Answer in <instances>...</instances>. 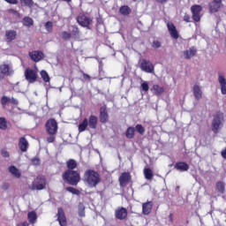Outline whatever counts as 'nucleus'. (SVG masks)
Returning <instances> with one entry per match:
<instances>
[{"label":"nucleus","mask_w":226,"mask_h":226,"mask_svg":"<svg viewBox=\"0 0 226 226\" xmlns=\"http://www.w3.org/2000/svg\"><path fill=\"white\" fill-rule=\"evenodd\" d=\"M84 181L89 188H96L102 183V177L94 170H87L84 173Z\"/></svg>","instance_id":"nucleus-1"},{"label":"nucleus","mask_w":226,"mask_h":226,"mask_svg":"<svg viewBox=\"0 0 226 226\" xmlns=\"http://www.w3.org/2000/svg\"><path fill=\"white\" fill-rule=\"evenodd\" d=\"M57 121L54 118H49L45 124L46 133L49 135L47 138L48 144L56 142V135H57L58 130Z\"/></svg>","instance_id":"nucleus-2"},{"label":"nucleus","mask_w":226,"mask_h":226,"mask_svg":"<svg viewBox=\"0 0 226 226\" xmlns=\"http://www.w3.org/2000/svg\"><path fill=\"white\" fill-rule=\"evenodd\" d=\"M63 181L71 186H77L80 183V171L66 170L62 175Z\"/></svg>","instance_id":"nucleus-3"},{"label":"nucleus","mask_w":226,"mask_h":226,"mask_svg":"<svg viewBox=\"0 0 226 226\" xmlns=\"http://www.w3.org/2000/svg\"><path fill=\"white\" fill-rule=\"evenodd\" d=\"M96 130L98 128V117L90 115L88 118H84L81 124L78 125L79 133L86 132V130Z\"/></svg>","instance_id":"nucleus-4"},{"label":"nucleus","mask_w":226,"mask_h":226,"mask_svg":"<svg viewBox=\"0 0 226 226\" xmlns=\"http://www.w3.org/2000/svg\"><path fill=\"white\" fill-rule=\"evenodd\" d=\"M223 121H225L223 112L216 111L214 115V118L211 124L212 132H214L215 133H218L222 126H223Z\"/></svg>","instance_id":"nucleus-5"},{"label":"nucleus","mask_w":226,"mask_h":226,"mask_svg":"<svg viewBox=\"0 0 226 226\" xmlns=\"http://www.w3.org/2000/svg\"><path fill=\"white\" fill-rule=\"evenodd\" d=\"M11 75H13V67L11 64H0V80H4L5 77H11Z\"/></svg>","instance_id":"nucleus-6"},{"label":"nucleus","mask_w":226,"mask_h":226,"mask_svg":"<svg viewBox=\"0 0 226 226\" xmlns=\"http://www.w3.org/2000/svg\"><path fill=\"white\" fill-rule=\"evenodd\" d=\"M78 24L81 26V27H87V29H91V24H93V18L86 15L79 14L76 19Z\"/></svg>","instance_id":"nucleus-7"},{"label":"nucleus","mask_w":226,"mask_h":226,"mask_svg":"<svg viewBox=\"0 0 226 226\" xmlns=\"http://www.w3.org/2000/svg\"><path fill=\"white\" fill-rule=\"evenodd\" d=\"M25 79L29 84H34L38 80V70L26 68L25 70Z\"/></svg>","instance_id":"nucleus-8"},{"label":"nucleus","mask_w":226,"mask_h":226,"mask_svg":"<svg viewBox=\"0 0 226 226\" xmlns=\"http://www.w3.org/2000/svg\"><path fill=\"white\" fill-rule=\"evenodd\" d=\"M36 183L32 184V190H45L47 188V179L43 176H38L36 177Z\"/></svg>","instance_id":"nucleus-9"},{"label":"nucleus","mask_w":226,"mask_h":226,"mask_svg":"<svg viewBox=\"0 0 226 226\" xmlns=\"http://www.w3.org/2000/svg\"><path fill=\"white\" fill-rule=\"evenodd\" d=\"M139 68L142 72H145L146 73H153L154 72V65L151 61L142 59L139 62Z\"/></svg>","instance_id":"nucleus-10"},{"label":"nucleus","mask_w":226,"mask_h":226,"mask_svg":"<svg viewBox=\"0 0 226 226\" xmlns=\"http://www.w3.org/2000/svg\"><path fill=\"white\" fill-rule=\"evenodd\" d=\"M56 222H58L60 226H68V219H66V214L63 207L57 208Z\"/></svg>","instance_id":"nucleus-11"},{"label":"nucleus","mask_w":226,"mask_h":226,"mask_svg":"<svg viewBox=\"0 0 226 226\" xmlns=\"http://www.w3.org/2000/svg\"><path fill=\"white\" fill-rule=\"evenodd\" d=\"M115 218L117 220H126L128 218V210L124 207H118L115 210Z\"/></svg>","instance_id":"nucleus-12"},{"label":"nucleus","mask_w":226,"mask_h":226,"mask_svg":"<svg viewBox=\"0 0 226 226\" xmlns=\"http://www.w3.org/2000/svg\"><path fill=\"white\" fill-rule=\"evenodd\" d=\"M191 11L192 13V20L194 22H200V11H202V6L199 4L192 5L191 7Z\"/></svg>","instance_id":"nucleus-13"},{"label":"nucleus","mask_w":226,"mask_h":226,"mask_svg":"<svg viewBox=\"0 0 226 226\" xmlns=\"http://www.w3.org/2000/svg\"><path fill=\"white\" fill-rule=\"evenodd\" d=\"M99 120L102 124H106V123H109V110H107V106H102L100 108Z\"/></svg>","instance_id":"nucleus-14"},{"label":"nucleus","mask_w":226,"mask_h":226,"mask_svg":"<svg viewBox=\"0 0 226 226\" xmlns=\"http://www.w3.org/2000/svg\"><path fill=\"white\" fill-rule=\"evenodd\" d=\"M118 181L121 188H124V186L132 181V175L130 172H123L119 177Z\"/></svg>","instance_id":"nucleus-15"},{"label":"nucleus","mask_w":226,"mask_h":226,"mask_svg":"<svg viewBox=\"0 0 226 226\" xmlns=\"http://www.w3.org/2000/svg\"><path fill=\"white\" fill-rule=\"evenodd\" d=\"M29 57L34 61V63H40L43 59L44 55L40 50H33L29 52Z\"/></svg>","instance_id":"nucleus-16"},{"label":"nucleus","mask_w":226,"mask_h":226,"mask_svg":"<svg viewBox=\"0 0 226 226\" xmlns=\"http://www.w3.org/2000/svg\"><path fill=\"white\" fill-rule=\"evenodd\" d=\"M167 27L171 38L177 40V38H179V33L177 32L176 26H174V23H168Z\"/></svg>","instance_id":"nucleus-17"},{"label":"nucleus","mask_w":226,"mask_h":226,"mask_svg":"<svg viewBox=\"0 0 226 226\" xmlns=\"http://www.w3.org/2000/svg\"><path fill=\"white\" fill-rule=\"evenodd\" d=\"M151 211H153V201H147L142 204V215L147 216L151 215Z\"/></svg>","instance_id":"nucleus-18"},{"label":"nucleus","mask_w":226,"mask_h":226,"mask_svg":"<svg viewBox=\"0 0 226 226\" xmlns=\"http://www.w3.org/2000/svg\"><path fill=\"white\" fill-rule=\"evenodd\" d=\"M19 147L22 153H26L29 147V142L26 139V137L19 138Z\"/></svg>","instance_id":"nucleus-19"},{"label":"nucleus","mask_w":226,"mask_h":226,"mask_svg":"<svg viewBox=\"0 0 226 226\" xmlns=\"http://www.w3.org/2000/svg\"><path fill=\"white\" fill-rule=\"evenodd\" d=\"M175 169L179 172H187V170H190V165L185 162H178L175 164Z\"/></svg>","instance_id":"nucleus-20"},{"label":"nucleus","mask_w":226,"mask_h":226,"mask_svg":"<svg viewBox=\"0 0 226 226\" xmlns=\"http://www.w3.org/2000/svg\"><path fill=\"white\" fill-rule=\"evenodd\" d=\"M5 38H6L7 43H11L13 40H17V31L15 30L5 31Z\"/></svg>","instance_id":"nucleus-21"},{"label":"nucleus","mask_w":226,"mask_h":226,"mask_svg":"<svg viewBox=\"0 0 226 226\" xmlns=\"http://www.w3.org/2000/svg\"><path fill=\"white\" fill-rule=\"evenodd\" d=\"M151 91L155 96H162L165 93V87L159 85H153Z\"/></svg>","instance_id":"nucleus-22"},{"label":"nucleus","mask_w":226,"mask_h":226,"mask_svg":"<svg viewBox=\"0 0 226 226\" xmlns=\"http://www.w3.org/2000/svg\"><path fill=\"white\" fill-rule=\"evenodd\" d=\"M192 93L194 98L199 102L200 100H202V89H200V86L194 85L192 87Z\"/></svg>","instance_id":"nucleus-23"},{"label":"nucleus","mask_w":226,"mask_h":226,"mask_svg":"<svg viewBox=\"0 0 226 226\" xmlns=\"http://www.w3.org/2000/svg\"><path fill=\"white\" fill-rule=\"evenodd\" d=\"M218 82L221 86V93L222 94H226V79L222 73H219Z\"/></svg>","instance_id":"nucleus-24"},{"label":"nucleus","mask_w":226,"mask_h":226,"mask_svg":"<svg viewBox=\"0 0 226 226\" xmlns=\"http://www.w3.org/2000/svg\"><path fill=\"white\" fill-rule=\"evenodd\" d=\"M197 54V49L195 47H192L189 49H186L184 51V57L185 59H192L193 56Z\"/></svg>","instance_id":"nucleus-25"},{"label":"nucleus","mask_w":226,"mask_h":226,"mask_svg":"<svg viewBox=\"0 0 226 226\" xmlns=\"http://www.w3.org/2000/svg\"><path fill=\"white\" fill-rule=\"evenodd\" d=\"M119 13L124 17H128V15L132 14V8H130L128 5H122L119 8Z\"/></svg>","instance_id":"nucleus-26"},{"label":"nucleus","mask_w":226,"mask_h":226,"mask_svg":"<svg viewBox=\"0 0 226 226\" xmlns=\"http://www.w3.org/2000/svg\"><path fill=\"white\" fill-rule=\"evenodd\" d=\"M215 190L216 192H218V193H221V195H223L225 193V182L217 181L215 184Z\"/></svg>","instance_id":"nucleus-27"},{"label":"nucleus","mask_w":226,"mask_h":226,"mask_svg":"<svg viewBox=\"0 0 226 226\" xmlns=\"http://www.w3.org/2000/svg\"><path fill=\"white\" fill-rule=\"evenodd\" d=\"M27 220L29 223H31L32 225H34V223H36V221L38 220V215H36V212L35 211L28 212Z\"/></svg>","instance_id":"nucleus-28"},{"label":"nucleus","mask_w":226,"mask_h":226,"mask_svg":"<svg viewBox=\"0 0 226 226\" xmlns=\"http://www.w3.org/2000/svg\"><path fill=\"white\" fill-rule=\"evenodd\" d=\"M222 3H215V1L213 3H210L208 5L209 11L211 13H216L220 11Z\"/></svg>","instance_id":"nucleus-29"},{"label":"nucleus","mask_w":226,"mask_h":226,"mask_svg":"<svg viewBox=\"0 0 226 226\" xmlns=\"http://www.w3.org/2000/svg\"><path fill=\"white\" fill-rule=\"evenodd\" d=\"M22 24L25 26V27H32V26H34V20L33 18L25 16L22 19Z\"/></svg>","instance_id":"nucleus-30"},{"label":"nucleus","mask_w":226,"mask_h":226,"mask_svg":"<svg viewBox=\"0 0 226 226\" xmlns=\"http://www.w3.org/2000/svg\"><path fill=\"white\" fill-rule=\"evenodd\" d=\"M78 163L77 161H75V159H69L66 162V167H67V170H75V169H77Z\"/></svg>","instance_id":"nucleus-31"},{"label":"nucleus","mask_w":226,"mask_h":226,"mask_svg":"<svg viewBox=\"0 0 226 226\" xmlns=\"http://www.w3.org/2000/svg\"><path fill=\"white\" fill-rule=\"evenodd\" d=\"M72 38L74 40H79L80 38V30L79 29V26H72Z\"/></svg>","instance_id":"nucleus-32"},{"label":"nucleus","mask_w":226,"mask_h":226,"mask_svg":"<svg viewBox=\"0 0 226 226\" xmlns=\"http://www.w3.org/2000/svg\"><path fill=\"white\" fill-rule=\"evenodd\" d=\"M126 139H133L135 137V127L129 126L125 131Z\"/></svg>","instance_id":"nucleus-33"},{"label":"nucleus","mask_w":226,"mask_h":226,"mask_svg":"<svg viewBox=\"0 0 226 226\" xmlns=\"http://www.w3.org/2000/svg\"><path fill=\"white\" fill-rule=\"evenodd\" d=\"M9 172H11V174H12V176H14V177H17L18 179L20 178V176H22L19 169H17V167L15 166H10Z\"/></svg>","instance_id":"nucleus-34"},{"label":"nucleus","mask_w":226,"mask_h":226,"mask_svg":"<svg viewBox=\"0 0 226 226\" xmlns=\"http://www.w3.org/2000/svg\"><path fill=\"white\" fill-rule=\"evenodd\" d=\"M78 215L80 218H84L86 216V207H84V204L82 203L79 204Z\"/></svg>","instance_id":"nucleus-35"},{"label":"nucleus","mask_w":226,"mask_h":226,"mask_svg":"<svg viewBox=\"0 0 226 226\" xmlns=\"http://www.w3.org/2000/svg\"><path fill=\"white\" fill-rule=\"evenodd\" d=\"M144 176L148 181H151L153 179V170L149 168H145L144 170Z\"/></svg>","instance_id":"nucleus-36"},{"label":"nucleus","mask_w":226,"mask_h":226,"mask_svg":"<svg viewBox=\"0 0 226 226\" xmlns=\"http://www.w3.org/2000/svg\"><path fill=\"white\" fill-rule=\"evenodd\" d=\"M41 77L44 82H50V76H49V72L47 71H41Z\"/></svg>","instance_id":"nucleus-37"},{"label":"nucleus","mask_w":226,"mask_h":226,"mask_svg":"<svg viewBox=\"0 0 226 226\" xmlns=\"http://www.w3.org/2000/svg\"><path fill=\"white\" fill-rule=\"evenodd\" d=\"M0 130H8V122L4 117H0Z\"/></svg>","instance_id":"nucleus-38"},{"label":"nucleus","mask_w":226,"mask_h":226,"mask_svg":"<svg viewBox=\"0 0 226 226\" xmlns=\"http://www.w3.org/2000/svg\"><path fill=\"white\" fill-rule=\"evenodd\" d=\"M20 4L28 8H33L34 6V2L33 0H20Z\"/></svg>","instance_id":"nucleus-39"},{"label":"nucleus","mask_w":226,"mask_h":226,"mask_svg":"<svg viewBox=\"0 0 226 226\" xmlns=\"http://www.w3.org/2000/svg\"><path fill=\"white\" fill-rule=\"evenodd\" d=\"M44 27L48 33H52V31H54V23H52V21H47Z\"/></svg>","instance_id":"nucleus-40"},{"label":"nucleus","mask_w":226,"mask_h":226,"mask_svg":"<svg viewBox=\"0 0 226 226\" xmlns=\"http://www.w3.org/2000/svg\"><path fill=\"white\" fill-rule=\"evenodd\" d=\"M134 130H136V132L139 133V135H144L146 133V129L140 124H136Z\"/></svg>","instance_id":"nucleus-41"},{"label":"nucleus","mask_w":226,"mask_h":226,"mask_svg":"<svg viewBox=\"0 0 226 226\" xmlns=\"http://www.w3.org/2000/svg\"><path fill=\"white\" fill-rule=\"evenodd\" d=\"M60 38H62V40H71L72 38V34L66 31H64L60 34Z\"/></svg>","instance_id":"nucleus-42"},{"label":"nucleus","mask_w":226,"mask_h":226,"mask_svg":"<svg viewBox=\"0 0 226 226\" xmlns=\"http://www.w3.org/2000/svg\"><path fill=\"white\" fill-rule=\"evenodd\" d=\"M66 191L69 192L70 193H72V195H80V191H79L75 187H66Z\"/></svg>","instance_id":"nucleus-43"},{"label":"nucleus","mask_w":226,"mask_h":226,"mask_svg":"<svg viewBox=\"0 0 226 226\" xmlns=\"http://www.w3.org/2000/svg\"><path fill=\"white\" fill-rule=\"evenodd\" d=\"M141 89L142 91H144L145 93H147V91H149V85L147 84V82H143L141 84Z\"/></svg>","instance_id":"nucleus-44"},{"label":"nucleus","mask_w":226,"mask_h":226,"mask_svg":"<svg viewBox=\"0 0 226 226\" xmlns=\"http://www.w3.org/2000/svg\"><path fill=\"white\" fill-rule=\"evenodd\" d=\"M152 47L153 49H160V47H162V42H160L159 41H154L152 43Z\"/></svg>","instance_id":"nucleus-45"},{"label":"nucleus","mask_w":226,"mask_h":226,"mask_svg":"<svg viewBox=\"0 0 226 226\" xmlns=\"http://www.w3.org/2000/svg\"><path fill=\"white\" fill-rule=\"evenodd\" d=\"M10 101H11L10 97H6V96L4 95L1 98V104L2 105H6V103H8V102H10Z\"/></svg>","instance_id":"nucleus-46"},{"label":"nucleus","mask_w":226,"mask_h":226,"mask_svg":"<svg viewBox=\"0 0 226 226\" xmlns=\"http://www.w3.org/2000/svg\"><path fill=\"white\" fill-rule=\"evenodd\" d=\"M183 20H184V22H192L190 14L185 13V14L184 15Z\"/></svg>","instance_id":"nucleus-47"},{"label":"nucleus","mask_w":226,"mask_h":226,"mask_svg":"<svg viewBox=\"0 0 226 226\" xmlns=\"http://www.w3.org/2000/svg\"><path fill=\"white\" fill-rule=\"evenodd\" d=\"M32 163L34 165H40V159L38 157H34L32 159Z\"/></svg>","instance_id":"nucleus-48"},{"label":"nucleus","mask_w":226,"mask_h":226,"mask_svg":"<svg viewBox=\"0 0 226 226\" xmlns=\"http://www.w3.org/2000/svg\"><path fill=\"white\" fill-rule=\"evenodd\" d=\"M2 156H4V158H10V153H8L6 150H3Z\"/></svg>","instance_id":"nucleus-49"},{"label":"nucleus","mask_w":226,"mask_h":226,"mask_svg":"<svg viewBox=\"0 0 226 226\" xmlns=\"http://www.w3.org/2000/svg\"><path fill=\"white\" fill-rule=\"evenodd\" d=\"M5 3H9V4H19L18 0H4Z\"/></svg>","instance_id":"nucleus-50"},{"label":"nucleus","mask_w":226,"mask_h":226,"mask_svg":"<svg viewBox=\"0 0 226 226\" xmlns=\"http://www.w3.org/2000/svg\"><path fill=\"white\" fill-rule=\"evenodd\" d=\"M155 3H158V4H166V3H169V0H154Z\"/></svg>","instance_id":"nucleus-51"},{"label":"nucleus","mask_w":226,"mask_h":226,"mask_svg":"<svg viewBox=\"0 0 226 226\" xmlns=\"http://www.w3.org/2000/svg\"><path fill=\"white\" fill-rule=\"evenodd\" d=\"M82 73H83V79H85V80H91V76H89V74H87L84 72H82Z\"/></svg>","instance_id":"nucleus-52"},{"label":"nucleus","mask_w":226,"mask_h":226,"mask_svg":"<svg viewBox=\"0 0 226 226\" xmlns=\"http://www.w3.org/2000/svg\"><path fill=\"white\" fill-rule=\"evenodd\" d=\"M10 102L11 103H12V105H19V101L13 97L11 99Z\"/></svg>","instance_id":"nucleus-53"},{"label":"nucleus","mask_w":226,"mask_h":226,"mask_svg":"<svg viewBox=\"0 0 226 226\" xmlns=\"http://www.w3.org/2000/svg\"><path fill=\"white\" fill-rule=\"evenodd\" d=\"M16 226H29V222H22L16 224Z\"/></svg>","instance_id":"nucleus-54"},{"label":"nucleus","mask_w":226,"mask_h":226,"mask_svg":"<svg viewBox=\"0 0 226 226\" xmlns=\"http://www.w3.org/2000/svg\"><path fill=\"white\" fill-rule=\"evenodd\" d=\"M169 220H170V223H174V215L173 214H170Z\"/></svg>","instance_id":"nucleus-55"},{"label":"nucleus","mask_w":226,"mask_h":226,"mask_svg":"<svg viewBox=\"0 0 226 226\" xmlns=\"http://www.w3.org/2000/svg\"><path fill=\"white\" fill-rule=\"evenodd\" d=\"M221 156H222L224 160H226V147L225 149L221 152Z\"/></svg>","instance_id":"nucleus-56"},{"label":"nucleus","mask_w":226,"mask_h":226,"mask_svg":"<svg viewBox=\"0 0 226 226\" xmlns=\"http://www.w3.org/2000/svg\"><path fill=\"white\" fill-rule=\"evenodd\" d=\"M2 188L3 190H8V188H10V184H4Z\"/></svg>","instance_id":"nucleus-57"},{"label":"nucleus","mask_w":226,"mask_h":226,"mask_svg":"<svg viewBox=\"0 0 226 226\" xmlns=\"http://www.w3.org/2000/svg\"><path fill=\"white\" fill-rule=\"evenodd\" d=\"M215 3H222V0H214Z\"/></svg>","instance_id":"nucleus-58"},{"label":"nucleus","mask_w":226,"mask_h":226,"mask_svg":"<svg viewBox=\"0 0 226 226\" xmlns=\"http://www.w3.org/2000/svg\"><path fill=\"white\" fill-rule=\"evenodd\" d=\"M12 11H15L12 10V9H11V10H9V12H10V13H12Z\"/></svg>","instance_id":"nucleus-59"},{"label":"nucleus","mask_w":226,"mask_h":226,"mask_svg":"<svg viewBox=\"0 0 226 226\" xmlns=\"http://www.w3.org/2000/svg\"><path fill=\"white\" fill-rule=\"evenodd\" d=\"M44 1V3H47L49 0H43Z\"/></svg>","instance_id":"nucleus-60"}]
</instances>
